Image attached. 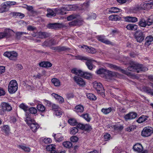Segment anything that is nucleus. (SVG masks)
I'll return each instance as SVG.
<instances>
[{
    "label": "nucleus",
    "instance_id": "f257e3e1",
    "mask_svg": "<svg viewBox=\"0 0 153 153\" xmlns=\"http://www.w3.org/2000/svg\"><path fill=\"white\" fill-rule=\"evenodd\" d=\"M128 69L130 71H136L137 73L141 71H145L148 70V68L143 65L132 62Z\"/></svg>",
    "mask_w": 153,
    "mask_h": 153
},
{
    "label": "nucleus",
    "instance_id": "f03ea898",
    "mask_svg": "<svg viewBox=\"0 0 153 153\" xmlns=\"http://www.w3.org/2000/svg\"><path fill=\"white\" fill-rule=\"evenodd\" d=\"M72 73L79 76L87 79H90L93 77V74L87 72H83L81 70L74 68L71 71Z\"/></svg>",
    "mask_w": 153,
    "mask_h": 153
},
{
    "label": "nucleus",
    "instance_id": "7ed1b4c3",
    "mask_svg": "<svg viewBox=\"0 0 153 153\" xmlns=\"http://www.w3.org/2000/svg\"><path fill=\"white\" fill-rule=\"evenodd\" d=\"M76 59L79 60H84L87 61L85 64L88 68L90 70H92L93 68L94 65L92 64V62H95V60L85 56L78 55L75 56Z\"/></svg>",
    "mask_w": 153,
    "mask_h": 153
},
{
    "label": "nucleus",
    "instance_id": "20e7f679",
    "mask_svg": "<svg viewBox=\"0 0 153 153\" xmlns=\"http://www.w3.org/2000/svg\"><path fill=\"white\" fill-rule=\"evenodd\" d=\"M18 88V84L16 80H12L10 82L8 87V91L10 94L15 93Z\"/></svg>",
    "mask_w": 153,
    "mask_h": 153
},
{
    "label": "nucleus",
    "instance_id": "39448f33",
    "mask_svg": "<svg viewBox=\"0 0 153 153\" xmlns=\"http://www.w3.org/2000/svg\"><path fill=\"white\" fill-rule=\"evenodd\" d=\"M3 55L8 57L10 60L14 61L17 60L18 56L17 53L14 51H6L4 53Z\"/></svg>",
    "mask_w": 153,
    "mask_h": 153
},
{
    "label": "nucleus",
    "instance_id": "423d86ee",
    "mask_svg": "<svg viewBox=\"0 0 153 153\" xmlns=\"http://www.w3.org/2000/svg\"><path fill=\"white\" fill-rule=\"evenodd\" d=\"M94 87L97 91L98 93L100 94L103 97H105V95L104 93V90L102 84L100 83L94 82Z\"/></svg>",
    "mask_w": 153,
    "mask_h": 153
},
{
    "label": "nucleus",
    "instance_id": "0eeeda50",
    "mask_svg": "<svg viewBox=\"0 0 153 153\" xmlns=\"http://www.w3.org/2000/svg\"><path fill=\"white\" fill-rule=\"evenodd\" d=\"M152 128L146 127L144 128L141 131V135L143 137H147L150 136L153 133Z\"/></svg>",
    "mask_w": 153,
    "mask_h": 153
},
{
    "label": "nucleus",
    "instance_id": "6e6552de",
    "mask_svg": "<svg viewBox=\"0 0 153 153\" xmlns=\"http://www.w3.org/2000/svg\"><path fill=\"white\" fill-rule=\"evenodd\" d=\"M145 35L143 32L140 30H138L135 33V37L137 42L141 43L143 40Z\"/></svg>",
    "mask_w": 153,
    "mask_h": 153
},
{
    "label": "nucleus",
    "instance_id": "1a4fd4ad",
    "mask_svg": "<svg viewBox=\"0 0 153 153\" xmlns=\"http://www.w3.org/2000/svg\"><path fill=\"white\" fill-rule=\"evenodd\" d=\"M14 32L12 30L7 29L3 32L0 33V39L5 37H8L14 34Z\"/></svg>",
    "mask_w": 153,
    "mask_h": 153
},
{
    "label": "nucleus",
    "instance_id": "9d476101",
    "mask_svg": "<svg viewBox=\"0 0 153 153\" xmlns=\"http://www.w3.org/2000/svg\"><path fill=\"white\" fill-rule=\"evenodd\" d=\"M27 124L32 131L34 132L36 131L40 127L38 124L34 120L31 121H29Z\"/></svg>",
    "mask_w": 153,
    "mask_h": 153
},
{
    "label": "nucleus",
    "instance_id": "9b49d317",
    "mask_svg": "<svg viewBox=\"0 0 153 153\" xmlns=\"http://www.w3.org/2000/svg\"><path fill=\"white\" fill-rule=\"evenodd\" d=\"M73 79L74 82L80 87H83L86 85L85 81L81 78L75 76H74Z\"/></svg>",
    "mask_w": 153,
    "mask_h": 153
},
{
    "label": "nucleus",
    "instance_id": "f8f14e48",
    "mask_svg": "<svg viewBox=\"0 0 153 153\" xmlns=\"http://www.w3.org/2000/svg\"><path fill=\"white\" fill-rule=\"evenodd\" d=\"M57 42H56L54 39H52L49 40H47L44 42L42 46L44 47H50L52 45H54L57 44Z\"/></svg>",
    "mask_w": 153,
    "mask_h": 153
},
{
    "label": "nucleus",
    "instance_id": "ddd939ff",
    "mask_svg": "<svg viewBox=\"0 0 153 153\" xmlns=\"http://www.w3.org/2000/svg\"><path fill=\"white\" fill-rule=\"evenodd\" d=\"M81 48H83V51L89 53H94L96 52L95 49L91 47L84 45L83 46H81Z\"/></svg>",
    "mask_w": 153,
    "mask_h": 153
},
{
    "label": "nucleus",
    "instance_id": "4468645a",
    "mask_svg": "<svg viewBox=\"0 0 153 153\" xmlns=\"http://www.w3.org/2000/svg\"><path fill=\"white\" fill-rule=\"evenodd\" d=\"M137 116V114L134 112H131L124 116V118L126 120H132L135 118Z\"/></svg>",
    "mask_w": 153,
    "mask_h": 153
},
{
    "label": "nucleus",
    "instance_id": "2eb2a0df",
    "mask_svg": "<svg viewBox=\"0 0 153 153\" xmlns=\"http://www.w3.org/2000/svg\"><path fill=\"white\" fill-rule=\"evenodd\" d=\"M123 18L125 22H135L138 21L137 18L134 17L127 16L123 17Z\"/></svg>",
    "mask_w": 153,
    "mask_h": 153
},
{
    "label": "nucleus",
    "instance_id": "dca6fc26",
    "mask_svg": "<svg viewBox=\"0 0 153 153\" xmlns=\"http://www.w3.org/2000/svg\"><path fill=\"white\" fill-rule=\"evenodd\" d=\"M98 40L106 44L111 45V42L109 40L106 39L105 36H99L97 37Z\"/></svg>",
    "mask_w": 153,
    "mask_h": 153
},
{
    "label": "nucleus",
    "instance_id": "f3484780",
    "mask_svg": "<svg viewBox=\"0 0 153 153\" xmlns=\"http://www.w3.org/2000/svg\"><path fill=\"white\" fill-rule=\"evenodd\" d=\"M98 40L106 44L111 45V42L109 40L106 39L105 36H99L97 37Z\"/></svg>",
    "mask_w": 153,
    "mask_h": 153
},
{
    "label": "nucleus",
    "instance_id": "a211bd4d",
    "mask_svg": "<svg viewBox=\"0 0 153 153\" xmlns=\"http://www.w3.org/2000/svg\"><path fill=\"white\" fill-rule=\"evenodd\" d=\"M52 95L57 100V101L59 103L62 104L64 102V98L61 96L58 95V94L55 93L52 94Z\"/></svg>",
    "mask_w": 153,
    "mask_h": 153
},
{
    "label": "nucleus",
    "instance_id": "6ab92c4d",
    "mask_svg": "<svg viewBox=\"0 0 153 153\" xmlns=\"http://www.w3.org/2000/svg\"><path fill=\"white\" fill-rule=\"evenodd\" d=\"M47 27L49 29H56L61 27V25L58 23H49L47 24Z\"/></svg>",
    "mask_w": 153,
    "mask_h": 153
},
{
    "label": "nucleus",
    "instance_id": "aec40b11",
    "mask_svg": "<svg viewBox=\"0 0 153 153\" xmlns=\"http://www.w3.org/2000/svg\"><path fill=\"white\" fill-rule=\"evenodd\" d=\"M133 148L134 151L139 152H142L143 150V146L140 143L136 144L134 146Z\"/></svg>",
    "mask_w": 153,
    "mask_h": 153
},
{
    "label": "nucleus",
    "instance_id": "412c9836",
    "mask_svg": "<svg viewBox=\"0 0 153 153\" xmlns=\"http://www.w3.org/2000/svg\"><path fill=\"white\" fill-rule=\"evenodd\" d=\"M2 108L5 111H10L12 110V107L8 103L6 102H3L1 104Z\"/></svg>",
    "mask_w": 153,
    "mask_h": 153
},
{
    "label": "nucleus",
    "instance_id": "4be33fe9",
    "mask_svg": "<svg viewBox=\"0 0 153 153\" xmlns=\"http://www.w3.org/2000/svg\"><path fill=\"white\" fill-rule=\"evenodd\" d=\"M82 24V21L79 19H76L69 23V25L71 26L80 25Z\"/></svg>",
    "mask_w": 153,
    "mask_h": 153
},
{
    "label": "nucleus",
    "instance_id": "5701e85b",
    "mask_svg": "<svg viewBox=\"0 0 153 153\" xmlns=\"http://www.w3.org/2000/svg\"><path fill=\"white\" fill-rule=\"evenodd\" d=\"M109 66L112 69L116 70H119L123 74H126V72L125 70L121 68H120L115 65L111 64L109 65Z\"/></svg>",
    "mask_w": 153,
    "mask_h": 153
},
{
    "label": "nucleus",
    "instance_id": "b1692460",
    "mask_svg": "<svg viewBox=\"0 0 153 153\" xmlns=\"http://www.w3.org/2000/svg\"><path fill=\"white\" fill-rule=\"evenodd\" d=\"M52 136L54 137V139L57 142H61L63 140L64 137L62 135L59 134H53Z\"/></svg>",
    "mask_w": 153,
    "mask_h": 153
},
{
    "label": "nucleus",
    "instance_id": "393cba45",
    "mask_svg": "<svg viewBox=\"0 0 153 153\" xmlns=\"http://www.w3.org/2000/svg\"><path fill=\"white\" fill-rule=\"evenodd\" d=\"M39 65L42 67H50L52 66V64L48 62H43L39 63Z\"/></svg>",
    "mask_w": 153,
    "mask_h": 153
},
{
    "label": "nucleus",
    "instance_id": "a878e982",
    "mask_svg": "<svg viewBox=\"0 0 153 153\" xmlns=\"http://www.w3.org/2000/svg\"><path fill=\"white\" fill-rule=\"evenodd\" d=\"M8 9L5 2L3 3L0 6V13H3L7 11Z\"/></svg>",
    "mask_w": 153,
    "mask_h": 153
},
{
    "label": "nucleus",
    "instance_id": "bb28decb",
    "mask_svg": "<svg viewBox=\"0 0 153 153\" xmlns=\"http://www.w3.org/2000/svg\"><path fill=\"white\" fill-rule=\"evenodd\" d=\"M10 14L12 16V17H15V18L19 17L21 19L22 18L25 16L24 14L20 13L12 12Z\"/></svg>",
    "mask_w": 153,
    "mask_h": 153
},
{
    "label": "nucleus",
    "instance_id": "cd10ccee",
    "mask_svg": "<svg viewBox=\"0 0 153 153\" xmlns=\"http://www.w3.org/2000/svg\"><path fill=\"white\" fill-rule=\"evenodd\" d=\"M137 25L134 24H129L128 25L126 28L128 30H135L137 29Z\"/></svg>",
    "mask_w": 153,
    "mask_h": 153
},
{
    "label": "nucleus",
    "instance_id": "c85d7f7f",
    "mask_svg": "<svg viewBox=\"0 0 153 153\" xmlns=\"http://www.w3.org/2000/svg\"><path fill=\"white\" fill-rule=\"evenodd\" d=\"M84 110V107L83 106L79 105L76 106L75 108L74 111L77 113H82Z\"/></svg>",
    "mask_w": 153,
    "mask_h": 153
},
{
    "label": "nucleus",
    "instance_id": "c756f323",
    "mask_svg": "<svg viewBox=\"0 0 153 153\" xmlns=\"http://www.w3.org/2000/svg\"><path fill=\"white\" fill-rule=\"evenodd\" d=\"M111 127H112L113 129L115 131H120L123 130V126L120 125H112L111 126Z\"/></svg>",
    "mask_w": 153,
    "mask_h": 153
},
{
    "label": "nucleus",
    "instance_id": "7c9ffc66",
    "mask_svg": "<svg viewBox=\"0 0 153 153\" xmlns=\"http://www.w3.org/2000/svg\"><path fill=\"white\" fill-rule=\"evenodd\" d=\"M143 89L144 92L146 93L153 96V91L149 87H144L143 88Z\"/></svg>",
    "mask_w": 153,
    "mask_h": 153
},
{
    "label": "nucleus",
    "instance_id": "2f4dec72",
    "mask_svg": "<svg viewBox=\"0 0 153 153\" xmlns=\"http://www.w3.org/2000/svg\"><path fill=\"white\" fill-rule=\"evenodd\" d=\"M18 147L20 149H22L25 152H30V148L27 146H26L24 145H21L18 146Z\"/></svg>",
    "mask_w": 153,
    "mask_h": 153
},
{
    "label": "nucleus",
    "instance_id": "473e14b6",
    "mask_svg": "<svg viewBox=\"0 0 153 153\" xmlns=\"http://www.w3.org/2000/svg\"><path fill=\"white\" fill-rule=\"evenodd\" d=\"M38 34L39 37L41 39L46 38L48 36V34L45 32H39Z\"/></svg>",
    "mask_w": 153,
    "mask_h": 153
},
{
    "label": "nucleus",
    "instance_id": "72a5a7b5",
    "mask_svg": "<svg viewBox=\"0 0 153 153\" xmlns=\"http://www.w3.org/2000/svg\"><path fill=\"white\" fill-rule=\"evenodd\" d=\"M48 13L47 16L48 17H51L52 16H54L56 15V13L51 9H48L47 10Z\"/></svg>",
    "mask_w": 153,
    "mask_h": 153
},
{
    "label": "nucleus",
    "instance_id": "f704fd0d",
    "mask_svg": "<svg viewBox=\"0 0 153 153\" xmlns=\"http://www.w3.org/2000/svg\"><path fill=\"white\" fill-rule=\"evenodd\" d=\"M139 26L142 27H145L147 25L146 21L143 19H141L138 22Z\"/></svg>",
    "mask_w": 153,
    "mask_h": 153
},
{
    "label": "nucleus",
    "instance_id": "c9c22d12",
    "mask_svg": "<svg viewBox=\"0 0 153 153\" xmlns=\"http://www.w3.org/2000/svg\"><path fill=\"white\" fill-rule=\"evenodd\" d=\"M143 9V7H142V3L138 4H136L135 7L133 8L134 12H136L142 10Z\"/></svg>",
    "mask_w": 153,
    "mask_h": 153
},
{
    "label": "nucleus",
    "instance_id": "e433bc0d",
    "mask_svg": "<svg viewBox=\"0 0 153 153\" xmlns=\"http://www.w3.org/2000/svg\"><path fill=\"white\" fill-rule=\"evenodd\" d=\"M51 82L56 86L59 87L60 85V81L59 80L55 78L52 79L51 80Z\"/></svg>",
    "mask_w": 153,
    "mask_h": 153
},
{
    "label": "nucleus",
    "instance_id": "4c0bfd02",
    "mask_svg": "<svg viewBox=\"0 0 153 153\" xmlns=\"http://www.w3.org/2000/svg\"><path fill=\"white\" fill-rule=\"evenodd\" d=\"M146 44L148 45H149L151 44V42L153 41V37L151 36H148L146 38Z\"/></svg>",
    "mask_w": 153,
    "mask_h": 153
},
{
    "label": "nucleus",
    "instance_id": "58836bf2",
    "mask_svg": "<svg viewBox=\"0 0 153 153\" xmlns=\"http://www.w3.org/2000/svg\"><path fill=\"white\" fill-rule=\"evenodd\" d=\"M108 18L111 21H117L118 20H120L121 18L119 16L117 15H112L108 17Z\"/></svg>",
    "mask_w": 153,
    "mask_h": 153
},
{
    "label": "nucleus",
    "instance_id": "ea45409f",
    "mask_svg": "<svg viewBox=\"0 0 153 153\" xmlns=\"http://www.w3.org/2000/svg\"><path fill=\"white\" fill-rule=\"evenodd\" d=\"M66 9L65 7H62L56 10L57 13L61 15L66 14Z\"/></svg>",
    "mask_w": 153,
    "mask_h": 153
},
{
    "label": "nucleus",
    "instance_id": "a19ab883",
    "mask_svg": "<svg viewBox=\"0 0 153 153\" xmlns=\"http://www.w3.org/2000/svg\"><path fill=\"white\" fill-rule=\"evenodd\" d=\"M86 96L90 100L94 101L97 99L96 96L92 93H87Z\"/></svg>",
    "mask_w": 153,
    "mask_h": 153
},
{
    "label": "nucleus",
    "instance_id": "79ce46f5",
    "mask_svg": "<svg viewBox=\"0 0 153 153\" xmlns=\"http://www.w3.org/2000/svg\"><path fill=\"white\" fill-rule=\"evenodd\" d=\"M37 108L39 111L42 112L45 111V107L42 105L40 104H39L37 105Z\"/></svg>",
    "mask_w": 153,
    "mask_h": 153
},
{
    "label": "nucleus",
    "instance_id": "37998d69",
    "mask_svg": "<svg viewBox=\"0 0 153 153\" xmlns=\"http://www.w3.org/2000/svg\"><path fill=\"white\" fill-rule=\"evenodd\" d=\"M62 145L64 147L68 149L71 147L72 146V143L68 141L64 142L62 143Z\"/></svg>",
    "mask_w": 153,
    "mask_h": 153
},
{
    "label": "nucleus",
    "instance_id": "c03bdc74",
    "mask_svg": "<svg viewBox=\"0 0 153 153\" xmlns=\"http://www.w3.org/2000/svg\"><path fill=\"white\" fill-rule=\"evenodd\" d=\"M147 116L143 115L140 117L137 120V122L139 123H141L147 120Z\"/></svg>",
    "mask_w": 153,
    "mask_h": 153
},
{
    "label": "nucleus",
    "instance_id": "a18cd8bd",
    "mask_svg": "<svg viewBox=\"0 0 153 153\" xmlns=\"http://www.w3.org/2000/svg\"><path fill=\"white\" fill-rule=\"evenodd\" d=\"M112 110V109L111 107H109L108 108L102 109L101 111L105 114H107L111 112Z\"/></svg>",
    "mask_w": 153,
    "mask_h": 153
},
{
    "label": "nucleus",
    "instance_id": "49530a36",
    "mask_svg": "<svg viewBox=\"0 0 153 153\" xmlns=\"http://www.w3.org/2000/svg\"><path fill=\"white\" fill-rule=\"evenodd\" d=\"M81 117H82L88 122H90L91 119V118L89 115L87 113L82 114Z\"/></svg>",
    "mask_w": 153,
    "mask_h": 153
},
{
    "label": "nucleus",
    "instance_id": "de8ad7c7",
    "mask_svg": "<svg viewBox=\"0 0 153 153\" xmlns=\"http://www.w3.org/2000/svg\"><path fill=\"white\" fill-rule=\"evenodd\" d=\"M10 128L7 125H4L1 128V131L6 134H8L10 131Z\"/></svg>",
    "mask_w": 153,
    "mask_h": 153
},
{
    "label": "nucleus",
    "instance_id": "09e8293b",
    "mask_svg": "<svg viewBox=\"0 0 153 153\" xmlns=\"http://www.w3.org/2000/svg\"><path fill=\"white\" fill-rule=\"evenodd\" d=\"M31 114L29 113H27L26 114V118L25 121L27 123H28L29 121H31L34 120L32 119L31 117Z\"/></svg>",
    "mask_w": 153,
    "mask_h": 153
},
{
    "label": "nucleus",
    "instance_id": "8fccbe9b",
    "mask_svg": "<svg viewBox=\"0 0 153 153\" xmlns=\"http://www.w3.org/2000/svg\"><path fill=\"white\" fill-rule=\"evenodd\" d=\"M120 10L116 7H111L108 9V12L111 13H118L120 12Z\"/></svg>",
    "mask_w": 153,
    "mask_h": 153
},
{
    "label": "nucleus",
    "instance_id": "3c124183",
    "mask_svg": "<svg viewBox=\"0 0 153 153\" xmlns=\"http://www.w3.org/2000/svg\"><path fill=\"white\" fill-rule=\"evenodd\" d=\"M146 21L147 25L150 26L152 25L153 24V15L150 16Z\"/></svg>",
    "mask_w": 153,
    "mask_h": 153
},
{
    "label": "nucleus",
    "instance_id": "603ef678",
    "mask_svg": "<svg viewBox=\"0 0 153 153\" xmlns=\"http://www.w3.org/2000/svg\"><path fill=\"white\" fill-rule=\"evenodd\" d=\"M68 123L72 126H75L77 124V123L76 120L74 119H70L68 120Z\"/></svg>",
    "mask_w": 153,
    "mask_h": 153
},
{
    "label": "nucleus",
    "instance_id": "864d4df0",
    "mask_svg": "<svg viewBox=\"0 0 153 153\" xmlns=\"http://www.w3.org/2000/svg\"><path fill=\"white\" fill-rule=\"evenodd\" d=\"M78 131L77 128L73 127L71 129L70 133L72 134H75L78 132Z\"/></svg>",
    "mask_w": 153,
    "mask_h": 153
},
{
    "label": "nucleus",
    "instance_id": "5fc2aeb1",
    "mask_svg": "<svg viewBox=\"0 0 153 153\" xmlns=\"http://www.w3.org/2000/svg\"><path fill=\"white\" fill-rule=\"evenodd\" d=\"M55 146L54 144H51L47 146L46 147V149L47 151L50 152L52 149H55Z\"/></svg>",
    "mask_w": 153,
    "mask_h": 153
},
{
    "label": "nucleus",
    "instance_id": "6e6d98bb",
    "mask_svg": "<svg viewBox=\"0 0 153 153\" xmlns=\"http://www.w3.org/2000/svg\"><path fill=\"white\" fill-rule=\"evenodd\" d=\"M29 111L31 114H35L37 112L36 108L33 107L30 108L29 109Z\"/></svg>",
    "mask_w": 153,
    "mask_h": 153
},
{
    "label": "nucleus",
    "instance_id": "4d7b16f0",
    "mask_svg": "<svg viewBox=\"0 0 153 153\" xmlns=\"http://www.w3.org/2000/svg\"><path fill=\"white\" fill-rule=\"evenodd\" d=\"M62 112L61 108L58 109L54 112V114L58 116H60L62 115Z\"/></svg>",
    "mask_w": 153,
    "mask_h": 153
},
{
    "label": "nucleus",
    "instance_id": "13d9d810",
    "mask_svg": "<svg viewBox=\"0 0 153 153\" xmlns=\"http://www.w3.org/2000/svg\"><path fill=\"white\" fill-rule=\"evenodd\" d=\"M19 107L25 111H27L28 109V107L24 103L21 104L19 105Z\"/></svg>",
    "mask_w": 153,
    "mask_h": 153
},
{
    "label": "nucleus",
    "instance_id": "bf43d9fd",
    "mask_svg": "<svg viewBox=\"0 0 153 153\" xmlns=\"http://www.w3.org/2000/svg\"><path fill=\"white\" fill-rule=\"evenodd\" d=\"M89 17L87 18V19H95L96 18L97 16L94 13H92L89 14L88 15Z\"/></svg>",
    "mask_w": 153,
    "mask_h": 153
},
{
    "label": "nucleus",
    "instance_id": "052dcab7",
    "mask_svg": "<svg viewBox=\"0 0 153 153\" xmlns=\"http://www.w3.org/2000/svg\"><path fill=\"white\" fill-rule=\"evenodd\" d=\"M69 49L68 48H66L65 47L63 46L61 47L59 46V50L58 52H61L62 51H65L66 50H69Z\"/></svg>",
    "mask_w": 153,
    "mask_h": 153
},
{
    "label": "nucleus",
    "instance_id": "680f3d73",
    "mask_svg": "<svg viewBox=\"0 0 153 153\" xmlns=\"http://www.w3.org/2000/svg\"><path fill=\"white\" fill-rule=\"evenodd\" d=\"M52 109L54 111V112L56 110H58V109L60 108L58 105L55 104H53L52 105Z\"/></svg>",
    "mask_w": 153,
    "mask_h": 153
},
{
    "label": "nucleus",
    "instance_id": "e2e57ef3",
    "mask_svg": "<svg viewBox=\"0 0 153 153\" xmlns=\"http://www.w3.org/2000/svg\"><path fill=\"white\" fill-rule=\"evenodd\" d=\"M76 16L75 15H71L68 16L67 19L68 21H71L74 19L76 18Z\"/></svg>",
    "mask_w": 153,
    "mask_h": 153
},
{
    "label": "nucleus",
    "instance_id": "0e129e2a",
    "mask_svg": "<svg viewBox=\"0 0 153 153\" xmlns=\"http://www.w3.org/2000/svg\"><path fill=\"white\" fill-rule=\"evenodd\" d=\"M78 140V137L76 136H73L70 138V140L73 142H76Z\"/></svg>",
    "mask_w": 153,
    "mask_h": 153
},
{
    "label": "nucleus",
    "instance_id": "69168bd1",
    "mask_svg": "<svg viewBox=\"0 0 153 153\" xmlns=\"http://www.w3.org/2000/svg\"><path fill=\"white\" fill-rule=\"evenodd\" d=\"M105 72V70L103 68L97 70L96 73L97 74H102L104 73Z\"/></svg>",
    "mask_w": 153,
    "mask_h": 153
},
{
    "label": "nucleus",
    "instance_id": "338daca9",
    "mask_svg": "<svg viewBox=\"0 0 153 153\" xmlns=\"http://www.w3.org/2000/svg\"><path fill=\"white\" fill-rule=\"evenodd\" d=\"M111 137L110 134L108 133L105 134L104 136V139L105 140L107 141L110 139Z\"/></svg>",
    "mask_w": 153,
    "mask_h": 153
},
{
    "label": "nucleus",
    "instance_id": "774afa93",
    "mask_svg": "<svg viewBox=\"0 0 153 153\" xmlns=\"http://www.w3.org/2000/svg\"><path fill=\"white\" fill-rule=\"evenodd\" d=\"M135 128V127L133 126H131L128 127L126 128V130L128 132H130L133 130Z\"/></svg>",
    "mask_w": 153,
    "mask_h": 153
}]
</instances>
